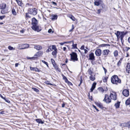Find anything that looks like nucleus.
<instances>
[{
    "mask_svg": "<svg viewBox=\"0 0 130 130\" xmlns=\"http://www.w3.org/2000/svg\"><path fill=\"white\" fill-rule=\"evenodd\" d=\"M36 121L37 122L39 123H41L42 124L44 123V122L42 121V120L40 119H37L36 120Z\"/></svg>",
    "mask_w": 130,
    "mask_h": 130,
    "instance_id": "nucleus-31",
    "label": "nucleus"
},
{
    "mask_svg": "<svg viewBox=\"0 0 130 130\" xmlns=\"http://www.w3.org/2000/svg\"><path fill=\"white\" fill-rule=\"evenodd\" d=\"M126 71L127 73H130V63H127L126 67Z\"/></svg>",
    "mask_w": 130,
    "mask_h": 130,
    "instance_id": "nucleus-15",
    "label": "nucleus"
},
{
    "mask_svg": "<svg viewBox=\"0 0 130 130\" xmlns=\"http://www.w3.org/2000/svg\"><path fill=\"white\" fill-rule=\"evenodd\" d=\"M122 94L124 96L128 97L129 95V91L127 89H124L123 91Z\"/></svg>",
    "mask_w": 130,
    "mask_h": 130,
    "instance_id": "nucleus-8",
    "label": "nucleus"
},
{
    "mask_svg": "<svg viewBox=\"0 0 130 130\" xmlns=\"http://www.w3.org/2000/svg\"><path fill=\"white\" fill-rule=\"evenodd\" d=\"M122 58H121L120 59V60H119V61L118 62L117 64V65L118 66H119V65L121 63V62H122Z\"/></svg>",
    "mask_w": 130,
    "mask_h": 130,
    "instance_id": "nucleus-36",
    "label": "nucleus"
},
{
    "mask_svg": "<svg viewBox=\"0 0 130 130\" xmlns=\"http://www.w3.org/2000/svg\"><path fill=\"white\" fill-rule=\"evenodd\" d=\"M48 32L49 33H51V32L53 33V31L51 29H50L48 30Z\"/></svg>",
    "mask_w": 130,
    "mask_h": 130,
    "instance_id": "nucleus-48",
    "label": "nucleus"
},
{
    "mask_svg": "<svg viewBox=\"0 0 130 130\" xmlns=\"http://www.w3.org/2000/svg\"><path fill=\"white\" fill-rule=\"evenodd\" d=\"M53 66L55 68V69L58 71H59V72H60V69H59L57 65L56 64H55L53 65Z\"/></svg>",
    "mask_w": 130,
    "mask_h": 130,
    "instance_id": "nucleus-28",
    "label": "nucleus"
},
{
    "mask_svg": "<svg viewBox=\"0 0 130 130\" xmlns=\"http://www.w3.org/2000/svg\"><path fill=\"white\" fill-rule=\"evenodd\" d=\"M6 6V4L4 3L0 4V9L4 10L5 9Z\"/></svg>",
    "mask_w": 130,
    "mask_h": 130,
    "instance_id": "nucleus-13",
    "label": "nucleus"
},
{
    "mask_svg": "<svg viewBox=\"0 0 130 130\" xmlns=\"http://www.w3.org/2000/svg\"><path fill=\"white\" fill-rule=\"evenodd\" d=\"M106 46H109L110 45L109 44H102L100 45V47H103Z\"/></svg>",
    "mask_w": 130,
    "mask_h": 130,
    "instance_id": "nucleus-35",
    "label": "nucleus"
},
{
    "mask_svg": "<svg viewBox=\"0 0 130 130\" xmlns=\"http://www.w3.org/2000/svg\"><path fill=\"white\" fill-rule=\"evenodd\" d=\"M95 104L100 108L102 109H103L104 108L103 107L102 104L100 102H95Z\"/></svg>",
    "mask_w": 130,
    "mask_h": 130,
    "instance_id": "nucleus-12",
    "label": "nucleus"
},
{
    "mask_svg": "<svg viewBox=\"0 0 130 130\" xmlns=\"http://www.w3.org/2000/svg\"><path fill=\"white\" fill-rule=\"evenodd\" d=\"M26 17L27 18H30V17L29 15L27 13L26 14Z\"/></svg>",
    "mask_w": 130,
    "mask_h": 130,
    "instance_id": "nucleus-50",
    "label": "nucleus"
},
{
    "mask_svg": "<svg viewBox=\"0 0 130 130\" xmlns=\"http://www.w3.org/2000/svg\"><path fill=\"white\" fill-rule=\"evenodd\" d=\"M34 56L35 57V58H36V59H37V58L39 57V55L37 53L34 55Z\"/></svg>",
    "mask_w": 130,
    "mask_h": 130,
    "instance_id": "nucleus-42",
    "label": "nucleus"
},
{
    "mask_svg": "<svg viewBox=\"0 0 130 130\" xmlns=\"http://www.w3.org/2000/svg\"><path fill=\"white\" fill-rule=\"evenodd\" d=\"M34 48L37 50H40L42 48V47L41 46L38 45L35 46Z\"/></svg>",
    "mask_w": 130,
    "mask_h": 130,
    "instance_id": "nucleus-23",
    "label": "nucleus"
},
{
    "mask_svg": "<svg viewBox=\"0 0 130 130\" xmlns=\"http://www.w3.org/2000/svg\"><path fill=\"white\" fill-rule=\"evenodd\" d=\"M71 42H62V43H59V44L61 45H63L64 44H65V43H71Z\"/></svg>",
    "mask_w": 130,
    "mask_h": 130,
    "instance_id": "nucleus-37",
    "label": "nucleus"
},
{
    "mask_svg": "<svg viewBox=\"0 0 130 130\" xmlns=\"http://www.w3.org/2000/svg\"><path fill=\"white\" fill-rule=\"evenodd\" d=\"M19 64L18 63H16L15 64V66L16 67H18V65Z\"/></svg>",
    "mask_w": 130,
    "mask_h": 130,
    "instance_id": "nucleus-56",
    "label": "nucleus"
},
{
    "mask_svg": "<svg viewBox=\"0 0 130 130\" xmlns=\"http://www.w3.org/2000/svg\"><path fill=\"white\" fill-rule=\"evenodd\" d=\"M37 53L38 54V55H39V57L40 56L42 55L43 54V52L42 51H39L38 52H37Z\"/></svg>",
    "mask_w": 130,
    "mask_h": 130,
    "instance_id": "nucleus-38",
    "label": "nucleus"
},
{
    "mask_svg": "<svg viewBox=\"0 0 130 130\" xmlns=\"http://www.w3.org/2000/svg\"><path fill=\"white\" fill-rule=\"evenodd\" d=\"M31 28L33 30L37 32L40 31L41 30V27L38 26V24L32 25Z\"/></svg>",
    "mask_w": 130,
    "mask_h": 130,
    "instance_id": "nucleus-3",
    "label": "nucleus"
},
{
    "mask_svg": "<svg viewBox=\"0 0 130 130\" xmlns=\"http://www.w3.org/2000/svg\"><path fill=\"white\" fill-rule=\"evenodd\" d=\"M52 48V45H50L48 47V49L46 50V53H48L50 51H52L53 50L51 49Z\"/></svg>",
    "mask_w": 130,
    "mask_h": 130,
    "instance_id": "nucleus-29",
    "label": "nucleus"
},
{
    "mask_svg": "<svg viewBox=\"0 0 130 130\" xmlns=\"http://www.w3.org/2000/svg\"><path fill=\"white\" fill-rule=\"evenodd\" d=\"M120 103V102H118L115 104V106L116 108L117 109L119 108Z\"/></svg>",
    "mask_w": 130,
    "mask_h": 130,
    "instance_id": "nucleus-27",
    "label": "nucleus"
},
{
    "mask_svg": "<svg viewBox=\"0 0 130 130\" xmlns=\"http://www.w3.org/2000/svg\"><path fill=\"white\" fill-rule=\"evenodd\" d=\"M45 83L47 85H53V84L50 83V82L49 81H46L45 82Z\"/></svg>",
    "mask_w": 130,
    "mask_h": 130,
    "instance_id": "nucleus-43",
    "label": "nucleus"
},
{
    "mask_svg": "<svg viewBox=\"0 0 130 130\" xmlns=\"http://www.w3.org/2000/svg\"><path fill=\"white\" fill-rule=\"evenodd\" d=\"M57 18V15H54L52 16V20H56Z\"/></svg>",
    "mask_w": 130,
    "mask_h": 130,
    "instance_id": "nucleus-32",
    "label": "nucleus"
},
{
    "mask_svg": "<svg viewBox=\"0 0 130 130\" xmlns=\"http://www.w3.org/2000/svg\"><path fill=\"white\" fill-rule=\"evenodd\" d=\"M65 80V82L67 83L68 82V81L67 78L65 80Z\"/></svg>",
    "mask_w": 130,
    "mask_h": 130,
    "instance_id": "nucleus-61",
    "label": "nucleus"
},
{
    "mask_svg": "<svg viewBox=\"0 0 130 130\" xmlns=\"http://www.w3.org/2000/svg\"><path fill=\"white\" fill-rule=\"evenodd\" d=\"M92 106L98 112L99 111V110L96 108V107L95 105H93Z\"/></svg>",
    "mask_w": 130,
    "mask_h": 130,
    "instance_id": "nucleus-46",
    "label": "nucleus"
},
{
    "mask_svg": "<svg viewBox=\"0 0 130 130\" xmlns=\"http://www.w3.org/2000/svg\"><path fill=\"white\" fill-rule=\"evenodd\" d=\"M52 3H53V4H54V5H56L57 4L55 2H52Z\"/></svg>",
    "mask_w": 130,
    "mask_h": 130,
    "instance_id": "nucleus-63",
    "label": "nucleus"
},
{
    "mask_svg": "<svg viewBox=\"0 0 130 130\" xmlns=\"http://www.w3.org/2000/svg\"><path fill=\"white\" fill-rule=\"evenodd\" d=\"M101 12V9H99L98 10V13H100Z\"/></svg>",
    "mask_w": 130,
    "mask_h": 130,
    "instance_id": "nucleus-59",
    "label": "nucleus"
},
{
    "mask_svg": "<svg viewBox=\"0 0 130 130\" xmlns=\"http://www.w3.org/2000/svg\"><path fill=\"white\" fill-rule=\"evenodd\" d=\"M12 14L14 15H17V13L15 11V10L14 9H12Z\"/></svg>",
    "mask_w": 130,
    "mask_h": 130,
    "instance_id": "nucleus-34",
    "label": "nucleus"
},
{
    "mask_svg": "<svg viewBox=\"0 0 130 130\" xmlns=\"http://www.w3.org/2000/svg\"><path fill=\"white\" fill-rule=\"evenodd\" d=\"M110 97L111 99L113 100H117V96L116 93L114 91H111L110 92Z\"/></svg>",
    "mask_w": 130,
    "mask_h": 130,
    "instance_id": "nucleus-6",
    "label": "nucleus"
},
{
    "mask_svg": "<svg viewBox=\"0 0 130 130\" xmlns=\"http://www.w3.org/2000/svg\"><path fill=\"white\" fill-rule=\"evenodd\" d=\"M37 9L35 8L30 9V14L35 15L37 14Z\"/></svg>",
    "mask_w": 130,
    "mask_h": 130,
    "instance_id": "nucleus-10",
    "label": "nucleus"
},
{
    "mask_svg": "<svg viewBox=\"0 0 130 130\" xmlns=\"http://www.w3.org/2000/svg\"><path fill=\"white\" fill-rule=\"evenodd\" d=\"M68 17L72 20L73 21H75L76 20L75 18L73 15H69L68 16Z\"/></svg>",
    "mask_w": 130,
    "mask_h": 130,
    "instance_id": "nucleus-26",
    "label": "nucleus"
},
{
    "mask_svg": "<svg viewBox=\"0 0 130 130\" xmlns=\"http://www.w3.org/2000/svg\"><path fill=\"white\" fill-rule=\"evenodd\" d=\"M85 47V46L84 45H83L81 47L80 49L81 50H83L84 49Z\"/></svg>",
    "mask_w": 130,
    "mask_h": 130,
    "instance_id": "nucleus-49",
    "label": "nucleus"
},
{
    "mask_svg": "<svg viewBox=\"0 0 130 130\" xmlns=\"http://www.w3.org/2000/svg\"><path fill=\"white\" fill-rule=\"evenodd\" d=\"M126 48L127 51H128V50L130 49V48L128 47H126Z\"/></svg>",
    "mask_w": 130,
    "mask_h": 130,
    "instance_id": "nucleus-62",
    "label": "nucleus"
},
{
    "mask_svg": "<svg viewBox=\"0 0 130 130\" xmlns=\"http://www.w3.org/2000/svg\"><path fill=\"white\" fill-rule=\"evenodd\" d=\"M89 78L92 81H94L95 79V75L94 74L91 75L89 76Z\"/></svg>",
    "mask_w": 130,
    "mask_h": 130,
    "instance_id": "nucleus-19",
    "label": "nucleus"
},
{
    "mask_svg": "<svg viewBox=\"0 0 130 130\" xmlns=\"http://www.w3.org/2000/svg\"><path fill=\"white\" fill-rule=\"evenodd\" d=\"M113 54L115 57H117L118 54V51L117 50L113 52Z\"/></svg>",
    "mask_w": 130,
    "mask_h": 130,
    "instance_id": "nucleus-33",
    "label": "nucleus"
},
{
    "mask_svg": "<svg viewBox=\"0 0 130 130\" xmlns=\"http://www.w3.org/2000/svg\"><path fill=\"white\" fill-rule=\"evenodd\" d=\"M28 58L29 59H33V60H35L36 59V58H35V57L34 56V57H29V58Z\"/></svg>",
    "mask_w": 130,
    "mask_h": 130,
    "instance_id": "nucleus-47",
    "label": "nucleus"
},
{
    "mask_svg": "<svg viewBox=\"0 0 130 130\" xmlns=\"http://www.w3.org/2000/svg\"><path fill=\"white\" fill-rule=\"evenodd\" d=\"M38 22L37 20L35 18H33L32 19V25L35 24H37Z\"/></svg>",
    "mask_w": 130,
    "mask_h": 130,
    "instance_id": "nucleus-18",
    "label": "nucleus"
},
{
    "mask_svg": "<svg viewBox=\"0 0 130 130\" xmlns=\"http://www.w3.org/2000/svg\"><path fill=\"white\" fill-rule=\"evenodd\" d=\"M110 98V96L107 94H105L104 98L103 100V101L108 104L110 103L111 102V99Z\"/></svg>",
    "mask_w": 130,
    "mask_h": 130,
    "instance_id": "nucleus-4",
    "label": "nucleus"
},
{
    "mask_svg": "<svg viewBox=\"0 0 130 130\" xmlns=\"http://www.w3.org/2000/svg\"><path fill=\"white\" fill-rule=\"evenodd\" d=\"M84 50V51H85V54H86V53H87L88 51L87 50H86V49H85Z\"/></svg>",
    "mask_w": 130,
    "mask_h": 130,
    "instance_id": "nucleus-57",
    "label": "nucleus"
},
{
    "mask_svg": "<svg viewBox=\"0 0 130 130\" xmlns=\"http://www.w3.org/2000/svg\"><path fill=\"white\" fill-rule=\"evenodd\" d=\"M32 89L36 92H38L39 91V90L38 89L36 88H32Z\"/></svg>",
    "mask_w": 130,
    "mask_h": 130,
    "instance_id": "nucleus-41",
    "label": "nucleus"
},
{
    "mask_svg": "<svg viewBox=\"0 0 130 130\" xmlns=\"http://www.w3.org/2000/svg\"><path fill=\"white\" fill-rule=\"evenodd\" d=\"M5 17L4 16H0V19L1 20H2Z\"/></svg>",
    "mask_w": 130,
    "mask_h": 130,
    "instance_id": "nucleus-51",
    "label": "nucleus"
},
{
    "mask_svg": "<svg viewBox=\"0 0 130 130\" xmlns=\"http://www.w3.org/2000/svg\"><path fill=\"white\" fill-rule=\"evenodd\" d=\"M127 32L122 31L120 32L117 31L115 33V34L116 35L117 39L118 40H119L120 38L121 41L122 43V40H123V38L124 36L127 34Z\"/></svg>",
    "mask_w": 130,
    "mask_h": 130,
    "instance_id": "nucleus-1",
    "label": "nucleus"
},
{
    "mask_svg": "<svg viewBox=\"0 0 130 130\" xmlns=\"http://www.w3.org/2000/svg\"><path fill=\"white\" fill-rule=\"evenodd\" d=\"M128 41L129 43L130 42V37H129L128 38Z\"/></svg>",
    "mask_w": 130,
    "mask_h": 130,
    "instance_id": "nucleus-64",
    "label": "nucleus"
},
{
    "mask_svg": "<svg viewBox=\"0 0 130 130\" xmlns=\"http://www.w3.org/2000/svg\"><path fill=\"white\" fill-rule=\"evenodd\" d=\"M30 70L31 71H35L38 72H39L40 71V70L37 67H30Z\"/></svg>",
    "mask_w": 130,
    "mask_h": 130,
    "instance_id": "nucleus-17",
    "label": "nucleus"
},
{
    "mask_svg": "<svg viewBox=\"0 0 130 130\" xmlns=\"http://www.w3.org/2000/svg\"><path fill=\"white\" fill-rule=\"evenodd\" d=\"M66 48L65 47H64L63 48V50L64 51H66Z\"/></svg>",
    "mask_w": 130,
    "mask_h": 130,
    "instance_id": "nucleus-60",
    "label": "nucleus"
},
{
    "mask_svg": "<svg viewBox=\"0 0 130 130\" xmlns=\"http://www.w3.org/2000/svg\"><path fill=\"white\" fill-rule=\"evenodd\" d=\"M128 128H130V121L129 122H128Z\"/></svg>",
    "mask_w": 130,
    "mask_h": 130,
    "instance_id": "nucleus-54",
    "label": "nucleus"
},
{
    "mask_svg": "<svg viewBox=\"0 0 130 130\" xmlns=\"http://www.w3.org/2000/svg\"><path fill=\"white\" fill-rule=\"evenodd\" d=\"M88 73L89 75V76L93 74V72L90 69H89L88 70Z\"/></svg>",
    "mask_w": 130,
    "mask_h": 130,
    "instance_id": "nucleus-30",
    "label": "nucleus"
},
{
    "mask_svg": "<svg viewBox=\"0 0 130 130\" xmlns=\"http://www.w3.org/2000/svg\"><path fill=\"white\" fill-rule=\"evenodd\" d=\"M111 81L112 84L117 85L121 83L120 79H119L118 76L116 75H114L111 77Z\"/></svg>",
    "mask_w": 130,
    "mask_h": 130,
    "instance_id": "nucleus-2",
    "label": "nucleus"
},
{
    "mask_svg": "<svg viewBox=\"0 0 130 130\" xmlns=\"http://www.w3.org/2000/svg\"><path fill=\"white\" fill-rule=\"evenodd\" d=\"M103 68L104 70L105 73V74H106L107 72V70L105 68H104L103 67Z\"/></svg>",
    "mask_w": 130,
    "mask_h": 130,
    "instance_id": "nucleus-52",
    "label": "nucleus"
},
{
    "mask_svg": "<svg viewBox=\"0 0 130 130\" xmlns=\"http://www.w3.org/2000/svg\"><path fill=\"white\" fill-rule=\"evenodd\" d=\"M24 31V30H23L20 31V32L21 33H23Z\"/></svg>",
    "mask_w": 130,
    "mask_h": 130,
    "instance_id": "nucleus-58",
    "label": "nucleus"
},
{
    "mask_svg": "<svg viewBox=\"0 0 130 130\" xmlns=\"http://www.w3.org/2000/svg\"><path fill=\"white\" fill-rule=\"evenodd\" d=\"M102 3L101 0H95L94 4L95 6H98Z\"/></svg>",
    "mask_w": 130,
    "mask_h": 130,
    "instance_id": "nucleus-11",
    "label": "nucleus"
},
{
    "mask_svg": "<svg viewBox=\"0 0 130 130\" xmlns=\"http://www.w3.org/2000/svg\"><path fill=\"white\" fill-rule=\"evenodd\" d=\"M96 85V83H94L93 84L92 87L90 89V91L91 92H92L93 90L95 89Z\"/></svg>",
    "mask_w": 130,
    "mask_h": 130,
    "instance_id": "nucleus-21",
    "label": "nucleus"
},
{
    "mask_svg": "<svg viewBox=\"0 0 130 130\" xmlns=\"http://www.w3.org/2000/svg\"><path fill=\"white\" fill-rule=\"evenodd\" d=\"M125 103L127 105H130V98H129L126 100Z\"/></svg>",
    "mask_w": 130,
    "mask_h": 130,
    "instance_id": "nucleus-25",
    "label": "nucleus"
},
{
    "mask_svg": "<svg viewBox=\"0 0 130 130\" xmlns=\"http://www.w3.org/2000/svg\"><path fill=\"white\" fill-rule=\"evenodd\" d=\"M70 42H72V47L71 48L72 49H77V44H74V41H70Z\"/></svg>",
    "mask_w": 130,
    "mask_h": 130,
    "instance_id": "nucleus-22",
    "label": "nucleus"
},
{
    "mask_svg": "<svg viewBox=\"0 0 130 130\" xmlns=\"http://www.w3.org/2000/svg\"><path fill=\"white\" fill-rule=\"evenodd\" d=\"M109 52L108 50H104L103 51V54L104 55H107L108 54Z\"/></svg>",
    "mask_w": 130,
    "mask_h": 130,
    "instance_id": "nucleus-20",
    "label": "nucleus"
},
{
    "mask_svg": "<svg viewBox=\"0 0 130 130\" xmlns=\"http://www.w3.org/2000/svg\"><path fill=\"white\" fill-rule=\"evenodd\" d=\"M71 57V59L73 61H77L78 58H77V55L74 52H72L70 54Z\"/></svg>",
    "mask_w": 130,
    "mask_h": 130,
    "instance_id": "nucleus-7",
    "label": "nucleus"
},
{
    "mask_svg": "<svg viewBox=\"0 0 130 130\" xmlns=\"http://www.w3.org/2000/svg\"><path fill=\"white\" fill-rule=\"evenodd\" d=\"M42 62L44 63V64H45L47 66V67H48V63L47 62H46L43 60H42Z\"/></svg>",
    "mask_w": 130,
    "mask_h": 130,
    "instance_id": "nucleus-44",
    "label": "nucleus"
},
{
    "mask_svg": "<svg viewBox=\"0 0 130 130\" xmlns=\"http://www.w3.org/2000/svg\"><path fill=\"white\" fill-rule=\"evenodd\" d=\"M52 49L54 51H52V54L54 57H56L57 53V50L56 46L55 45H52Z\"/></svg>",
    "mask_w": 130,
    "mask_h": 130,
    "instance_id": "nucleus-5",
    "label": "nucleus"
},
{
    "mask_svg": "<svg viewBox=\"0 0 130 130\" xmlns=\"http://www.w3.org/2000/svg\"><path fill=\"white\" fill-rule=\"evenodd\" d=\"M51 61L53 65L55 64V61L54 59H51Z\"/></svg>",
    "mask_w": 130,
    "mask_h": 130,
    "instance_id": "nucleus-45",
    "label": "nucleus"
},
{
    "mask_svg": "<svg viewBox=\"0 0 130 130\" xmlns=\"http://www.w3.org/2000/svg\"><path fill=\"white\" fill-rule=\"evenodd\" d=\"M16 2L20 6H21L22 4V2L16 0Z\"/></svg>",
    "mask_w": 130,
    "mask_h": 130,
    "instance_id": "nucleus-39",
    "label": "nucleus"
},
{
    "mask_svg": "<svg viewBox=\"0 0 130 130\" xmlns=\"http://www.w3.org/2000/svg\"><path fill=\"white\" fill-rule=\"evenodd\" d=\"M108 77L107 76H103L102 78V80L103 82L106 83L107 82Z\"/></svg>",
    "mask_w": 130,
    "mask_h": 130,
    "instance_id": "nucleus-24",
    "label": "nucleus"
},
{
    "mask_svg": "<svg viewBox=\"0 0 130 130\" xmlns=\"http://www.w3.org/2000/svg\"><path fill=\"white\" fill-rule=\"evenodd\" d=\"M29 47V45L28 44H23L21 45V48H20V49H25L28 47Z\"/></svg>",
    "mask_w": 130,
    "mask_h": 130,
    "instance_id": "nucleus-14",
    "label": "nucleus"
},
{
    "mask_svg": "<svg viewBox=\"0 0 130 130\" xmlns=\"http://www.w3.org/2000/svg\"><path fill=\"white\" fill-rule=\"evenodd\" d=\"M69 85H72V84L70 82H69L68 81V82L67 83Z\"/></svg>",
    "mask_w": 130,
    "mask_h": 130,
    "instance_id": "nucleus-53",
    "label": "nucleus"
},
{
    "mask_svg": "<svg viewBox=\"0 0 130 130\" xmlns=\"http://www.w3.org/2000/svg\"><path fill=\"white\" fill-rule=\"evenodd\" d=\"M102 51L100 49H97L95 51V54L97 56H100L101 54Z\"/></svg>",
    "mask_w": 130,
    "mask_h": 130,
    "instance_id": "nucleus-9",
    "label": "nucleus"
},
{
    "mask_svg": "<svg viewBox=\"0 0 130 130\" xmlns=\"http://www.w3.org/2000/svg\"><path fill=\"white\" fill-rule=\"evenodd\" d=\"M62 77H63V79L64 80H65L67 78L65 76H64L63 75H62Z\"/></svg>",
    "mask_w": 130,
    "mask_h": 130,
    "instance_id": "nucleus-55",
    "label": "nucleus"
},
{
    "mask_svg": "<svg viewBox=\"0 0 130 130\" xmlns=\"http://www.w3.org/2000/svg\"><path fill=\"white\" fill-rule=\"evenodd\" d=\"M8 48V49L10 50H14V48H13V47H11L10 46H9Z\"/></svg>",
    "mask_w": 130,
    "mask_h": 130,
    "instance_id": "nucleus-40",
    "label": "nucleus"
},
{
    "mask_svg": "<svg viewBox=\"0 0 130 130\" xmlns=\"http://www.w3.org/2000/svg\"><path fill=\"white\" fill-rule=\"evenodd\" d=\"M89 57L90 60H94V59L95 57L93 53H90L89 55Z\"/></svg>",
    "mask_w": 130,
    "mask_h": 130,
    "instance_id": "nucleus-16",
    "label": "nucleus"
}]
</instances>
